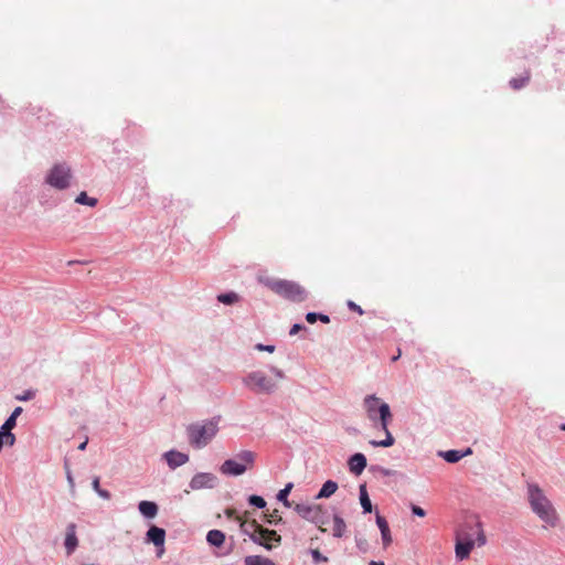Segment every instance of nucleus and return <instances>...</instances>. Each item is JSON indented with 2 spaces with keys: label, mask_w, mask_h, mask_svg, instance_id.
I'll return each instance as SVG.
<instances>
[{
  "label": "nucleus",
  "mask_w": 565,
  "mask_h": 565,
  "mask_svg": "<svg viewBox=\"0 0 565 565\" xmlns=\"http://www.w3.org/2000/svg\"><path fill=\"white\" fill-rule=\"evenodd\" d=\"M71 180L72 170L65 162L55 163L45 177V182L56 190L67 189L71 185Z\"/></svg>",
  "instance_id": "0eeeda50"
},
{
  "label": "nucleus",
  "mask_w": 565,
  "mask_h": 565,
  "mask_svg": "<svg viewBox=\"0 0 565 565\" xmlns=\"http://www.w3.org/2000/svg\"><path fill=\"white\" fill-rule=\"evenodd\" d=\"M471 452H472L471 449L468 448L463 452L459 451V450L440 451L439 456H441L447 462L455 463V462H458L465 456L470 455Z\"/></svg>",
  "instance_id": "aec40b11"
},
{
  "label": "nucleus",
  "mask_w": 565,
  "mask_h": 565,
  "mask_svg": "<svg viewBox=\"0 0 565 565\" xmlns=\"http://www.w3.org/2000/svg\"><path fill=\"white\" fill-rule=\"evenodd\" d=\"M376 525L381 532L382 544L384 548H387L392 544V534L386 519L376 513Z\"/></svg>",
  "instance_id": "4468645a"
},
{
  "label": "nucleus",
  "mask_w": 565,
  "mask_h": 565,
  "mask_svg": "<svg viewBox=\"0 0 565 565\" xmlns=\"http://www.w3.org/2000/svg\"><path fill=\"white\" fill-rule=\"evenodd\" d=\"M256 349L258 351H266V352H269V353H273L275 351V347L274 345H265V344H262V343L256 344Z\"/></svg>",
  "instance_id": "58836bf2"
},
{
  "label": "nucleus",
  "mask_w": 565,
  "mask_h": 565,
  "mask_svg": "<svg viewBox=\"0 0 565 565\" xmlns=\"http://www.w3.org/2000/svg\"><path fill=\"white\" fill-rule=\"evenodd\" d=\"M138 510L146 519H153L157 516L159 508L156 502L143 500L139 502Z\"/></svg>",
  "instance_id": "f3484780"
},
{
  "label": "nucleus",
  "mask_w": 565,
  "mask_h": 565,
  "mask_svg": "<svg viewBox=\"0 0 565 565\" xmlns=\"http://www.w3.org/2000/svg\"><path fill=\"white\" fill-rule=\"evenodd\" d=\"M259 534H262V539L255 543L264 546L268 551H271L275 546L280 544L281 537L274 530L263 527Z\"/></svg>",
  "instance_id": "9b49d317"
},
{
  "label": "nucleus",
  "mask_w": 565,
  "mask_h": 565,
  "mask_svg": "<svg viewBox=\"0 0 565 565\" xmlns=\"http://www.w3.org/2000/svg\"><path fill=\"white\" fill-rule=\"evenodd\" d=\"M245 565H276L274 561L259 556L250 555L245 557Z\"/></svg>",
  "instance_id": "a878e982"
},
{
  "label": "nucleus",
  "mask_w": 565,
  "mask_h": 565,
  "mask_svg": "<svg viewBox=\"0 0 565 565\" xmlns=\"http://www.w3.org/2000/svg\"><path fill=\"white\" fill-rule=\"evenodd\" d=\"M22 413V407L18 406L14 408L12 414L10 415V418H13L17 422L18 416Z\"/></svg>",
  "instance_id": "37998d69"
},
{
  "label": "nucleus",
  "mask_w": 565,
  "mask_h": 565,
  "mask_svg": "<svg viewBox=\"0 0 565 565\" xmlns=\"http://www.w3.org/2000/svg\"><path fill=\"white\" fill-rule=\"evenodd\" d=\"M561 429H562V430H565V424H563V425L561 426Z\"/></svg>",
  "instance_id": "3c124183"
},
{
  "label": "nucleus",
  "mask_w": 565,
  "mask_h": 565,
  "mask_svg": "<svg viewBox=\"0 0 565 565\" xmlns=\"http://www.w3.org/2000/svg\"><path fill=\"white\" fill-rule=\"evenodd\" d=\"M337 489H338V483L332 480H328L323 483L322 488L320 489V491L316 498L317 499L329 498L337 491Z\"/></svg>",
  "instance_id": "b1692460"
},
{
  "label": "nucleus",
  "mask_w": 565,
  "mask_h": 565,
  "mask_svg": "<svg viewBox=\"0 0 565 565\" xmlns=\"http://www.w3.org/2000/svg\"><path fill=\"white\" fill-rule=\"evenodd\" d=\"M87 443H88V440H87V439H85L83 443H81V444H79L78 449H79V450H85V449H86V446H87Z\"/></svg>",
  "instance_id": "de8ad7c7"
},
{
  "label": "nucleus",
  "mask_w": 565,
  "mask_h": 565,
  "mask_svg": "<svg viewBox=\"0 0 565 565\" xmlns=\"http://www.w3.org/2000/svg\"><path fill=\"white\" fill-rule=\"evenodd\" d=\"M256 452L252 450H241L234 458L226 459L220 467V472L228 477H238L246 471L254 469L256 463Z\"/></svg>",
  "instance_id": "20e7f679"
},
{
  "label": "nucleus",
  "mask_w": 565,
  "mask_h": 565,
  "mask_svg": "<svg viewBox=\"0 0 565 565\" xmlns=\"http://www.w3.org/2000/svg\"><path fill=\"white\" fill-rule=\"evenodd\" d=\"M92 487L93 489L95 490V492H97L98 490H100V486H99V478L98 477H95L92 481Z\"/></svg>",
  "instance_id": "c03bdc74"
},
{
  "label": "nucleus",
  "mask_w": 565,
  "mask_h": 565,
  "mask_svg": "<svg viewBox=\"0 0 565 565\" xmlns=\"http://www.w3.org/2000/svg\"><path fill=\"white\" fill-rule=\"evenodd\" d=\"M348 307H349V309H351L352 311L358 312L359 315H363L364 313L363 309L359 305H356L354 301H352V300L348 301Z\"/></svg>",
  "instance_id": "c9c22d12"
},
{
  "label": "nucleus",
  "mask_w": 565,
  "mask_h": 565,
  "mask_svg": "<svg viewBox=\"0 0 565 565\" xmlns=\"http://www.w3.org/2000/svg\"><path fill=\"white\" fill-rule=\"evenodd\" d=\"M248 502L250 505H254L258 509H264L266 507V501L264 500V498L256 494L250 495L248 498Z\"/></svg>",
  "instance_id": "2f4dec72"
},
{
  "label": "nucleus",
  "mask_w": 565,
  "mask_h": 565,
  "mask_svg": "<svg viewBox=\"0 0 565 565\" xmlns=\"http://www.w3.org/2000/svg\"><path fill=\"white\" fill-rule=\"evenodd\" d=\"M217 478L211 472H199L190 481L191 490L212 489L216 486Z\"/></svg>",
  "instance_id": "9d476101"
},
{
  "label": "nucleus",
  "mask_w": 565,
  "mask_h": 565,
  "mask_svg": "<svg viewBox=\"0 0 565 565\" xmlns=\"http://www.w3.org/2000/svg\"><path fill=\"white\" fill-rule=\"evenodd\" d=\"M382 431H384L385 434V439L383 440H371L370 441V445L373 446V447H391L394 445L395 443V439L393 437V435L391 434L390 429H388V424H385V428H380Z\"/></svg>",
  "instance_id": "412c9836"
},
{
  "label": "nucleus",
  "mask_w": 565,
  "mask_h": 565,
  "mask_svg": "<svg viewBox=\"0 0 565 565\" xmlns=\"http://www.w3.org/2000/svg\"><path fill=\"white\" fill-rule=\"evenodd\" d=\"M218 431V419L212 418L188 426L186 434L189 443L196 449H202L210 444Z\"/></svg>",
  "instance_id": "f03ea898"
},
{
  "label": "nucleus",
  "mask_w": 565,
  "mask_h": 565,
  "mask_svg": "<svg viewBox=\"0 0 565 565\" xmlns=\"http://www.w3.org/2000/svg\"><path fill=\"white\" fill-rule=\"evenodd\" d=\"M163 456L171 469H175L189 461V456L186 454L177 450H169Z\"/></svg>",
  "instance_id": "ddd939ff"
},
{
  "label": "nucleus",
  "mask_w": 565,
  "mask_h": 565,
  "mask_svg": "<svg viewBox=\"0 0 565 565\" xmlns=\"http://www.w3.org/2000/svg\"><path fill=\"white\" fill-rule=\"evenodd\" d=\"M412 512L413 514L417 515V516H425L426 515V512L424 509H422L418 505H415V504H412Z\"/></svg>",
  "instance_id": "e433bc0d"
},
{
  "label": "nucleus",
  "mask_w": 565,
  "mask_h": 565,
  "mask_svg": "<svg viewBox=\"0 0 565 565\" xmlns=\"http://www.w3.org/2000/svg\"><path fill=\"white\" fill-rule=\"evenodd\" d=\"M66 479H67L70 487L73 489L75 487V482H74V478H73L70 469L66 470Z\"/></svg>",
  "instance_id": "79ce46f5"
},
{
  "label": "nucleus",
  "mask_w": 565,
  "mask_h": 565,
  "mask_svg": "<svg viewBox=\"0 0 565 565\" xmlns=\"http://www.w3.org/2000/svg\"><path fill=\"white\" fill-rule=\"evenodd\" d=\"M306 320L309 323H315L317 320H320L323 323H329L330 322L329 316L322 315V313H316V312H308L306 315Z\"/></svg>",
  "instance_id": "c756f323"
},
{
  "label": "nucleus",
  "mask_w": 565,
  "mask_h": 565,
  "mask_svg": "<svg viewBox=\"0 0 565 565\" xmlns=\"http://www.w3.org/2000/svg\"><path fill=\"white\" fill-rule=\"evenodd\" d=\"M263 529L255 520L247 522L241 521L239 530L243 534L247 535L254 543L262 539L260 530Z\"/></svg>",
  "instance_id": "f8f14e48"
},
{
  "label": "nucleus",
  "mask_w": 565,
  "mask_h": 565,
  "mask_svg": "<svg viewBox=\"0 0 565 565\" xmlns=\"http://www.w3.org/2000/svg\"><path fill=\"white\" fill-rule=\"evenodd\" d=\"M302 328H303V326H302V324L295 323V324L290 328V330H289V334H290V335H295V334H297V333H298Z\"/></svg>",
  "instance_id": "ea45409f"
},
{
  "label": "nucleus",
  "mask_w": 565,
  "mask_h": 565,
  "mask_svg": "<svg viewBox=\"0 0 565 565\" xmlns=\"http://www.w3.org/2000/svg\"><path fill=\"white\" fill-rule=\"evenodd\" d=\"M401 356V351H398L397 354H394V356L392 358V361H396L398 358Z\"/></svg>",
  "instance_id": "8fccbe9b"
},
{
  "label": "nucleus",
  "mask_w": 565,
  "mask_h": 565,
  "mask_svg": "<svg viewBox=\"0 0 565 565\" xmlns=\"http://www.w3.org/2000/svg\"><path fill=\"white\" fill-rule=\"evenodd\" d=\"M295 511L302 519L317 524L321 531H326L322 525L327 523V518L321 505L298 503L295 505Z\"/></svg>",
  "instance_id": "6e6552de"
},
{
  "label": "nucleus",
  "mask_w": 565,
  "mask_h": 565,
  "mask_svg": "<svg viewBox=\"0 0 565 565\" xmlns=\"http://www.w3.org/2000/svg\"><path fill=\"white\" fill-rule=\"evenodd\" d=\"M365 545H366V541L365 540H362V539H356V546L361 550V551H365Z\"/></svg>",
  "instance_id": "a18cd8bd"
},
{
  "label": "nucleus",
  "mask_w": 565,
  "mask_h": 565,
  "mask_svg": "<svg viewBox=\"0 0 565 565\" xmlns=\"http://www.w3.org/2000/svg\"><path fill=\"white\" fill-rule=\"evenodd\" d=\"M347 532V524L344 520L339 515H333V529H332V535L337 539L342 537Z\"/></svg>",
  "instance_id": "5701e85b"
},
{
  "label": "nucleus",
  "mask_w": 565,
  "mask_h": 565,
  "mask_svg": "<svg viewBox=\"0 0 565 565\" xmlns=\"http://www.w3.org/2000/svg\"><path fill=\"white\" fill-rule=\"evenodd\" d=\"M349 469L355 476H360L366 467V458L363 454L356 452L349 458Z\"/></svg>",
  "instance_id": "2eb2a0df"
},
{
  "label": "nucleus",
  "mask_w": 565,
  "mask_h": 565,
  "mask_svg": "<svg viewBox=\"0 0 565 565\" xmlns=\"http://www.w3.org/2000/svg\"><path fill=\"white\" fill-rule=\"evenodd\" d=\"M526 499L531 511L550 527L557 526L559 522L558 513L546 495L544 490L537 484L530 482L526 486Z\"/></svg>",
  "instance_id": "f257e3e1"
},
{
  "label": "nucleus",
  "mask_w": 565,
  "mask_h": 565,
  "mask_svg": "<svg viewBox=\"0 0 565 565\" xmlns=\"http://www.w3.org/2000/svg\"><path fill=\"white\" fill-rule=\"evenodd\" d=\"M147 542L153 543L157 547H163L164 540H166V531L161 527L152 525L147 534H146Z\"/></svg>",
  "instance_id": "dca6fc26"
},
{
  "label": "nucleus",
  "mask_w": 565,
  "mask_h": 565,
  "mask_svg": "<svg viewBox=\"0 0 565 565\" xmlns=\"http://www.w3.org/2000/svg\"><path fill=\"white\" fill-rule=\"evenodd\" d=\"M473 547L475 545L472 543L468 541L463 542L459 539H456V557L460 561L466 559Z\"/></svg>",
  "instance_id": "6ab92c4d"
},
{
  "label": "nucleus",
  "mask_w": 565,
  "mask_h": 565,
  "mask_svg": "<svg viewBox=\"0 0 565 565\" xmlns=\"http://www.w3.org/2000/svg\"><path fill=\"white\" fill-rule=\"evenodd\" d=\"M34 396H35V392L32 390H28L22 395H18L17 399L26 402V401L34 398Z\"/></svg>",
  "instance_id": "f704fd0d"
},
{
  "label": "nucleus",
  "mask_w": 565,
  "mask_h": 565,
  "mask_svg": "<svg viewBox=\"0 0 565 565\" xmlns=\"http://www.w3.org/2000/svg\"><path fill=\"white\" fill-rule=\"evenodd\" d=\"M17 425V422L13 418H10V416L7 418V420L1 426L0 433L1 435H4L6 437V445L13 446L15 443V436L11 433V429L14 428Z\"/></svg>",
  "instance_id": "a211bd4d"
},
{
  "label": "nucleus",
  "mask_w": 565,
  "mask_h": 565,
  "mask_svg": "<svg viewBox=\"0 0 565 565\" xmlns=\"http://www.w3.org/2000/svg\"><path fill=\"white\" fill-rule=\"evenodd\" d=\"M381 471H382V473H383L384 476H393V475H394V471H392V470H390V469H384V468H382V469H381Z\"/></svg>",
  "instance_id": "49530a36"
},
{
  "label": "nucleus",
  "mask_w": 565,
  "mask_h": 565,
  "mask_svg": "<svg viewBox=\"0 0 565 565\" xmlns=\"http://www.w3.org/2000/svg\"><path fill=\"white\" fill-rule=\"evenodd\" d=\"M270 372L278 379V380H282L285 377V373L282 370L276 367V366H270Z\"/></svg>",
  "instance_id": "4c0bfd02"
},
{
  "label": "nucleus",
  "mask_w": 565,
  "mask_h": 565,
  "mask_svg": "<svg viewBox=\"0 0 565 565\" xmlns=\"http://www.w3.org/2000/svg\"><path fill=\"white\" fill-rule=\"evenodd\" d=\"M363 408L369 420L376 428H385V424H390L392 420L393 415L390 405L375 394H370L364 397Z\"/></svg>",
  "instance_id": "7ed1b4c3"
},
{
  "label": "nucleus",
  "mask_w": 565,
  "mask_h": 565,
  "mask_svg": "<svg viewBox=\"0 0 565 565\" xmlns=\"http://www.w3.org/2000/svg\"><path fill=\"white\" fill-rule=\"evenodd\" d=\"M96 493H97L100 498H103V499H105V500H109V499H110V497H111L109 491L104 490V489H102V488H100V490H98Z\"/></svg>",
  "instance_id": "a19ab883"
},
{
  "label": "nucleus",
  "mask_w": 565,
  "mask_h": 565,
  "mask_svg": "<svg viewBox=\"0 0 565 565\" xmlns=\"http://www.w3.org/2000/svg\"><path fill=\"white\" fill-rule=\"evenodd\" d=\"M242 383L248 391L257 395H270L278 388L277 381L260 370L248 372L243 376Z\"/></svg>",
  "instance_id": "39448f33"
},
{
  "label": "nucleus",
  "mask_w": 565,
  "mask_h": 565,
  "mask_svg": "<svg viewBox=\"0 0 565 565\" xmlns=\"http://www.w3.org/2000/svg\"><path fill=\"white\" fill-rule=\"evenodd\" d=\"M456 539H459L463 542L468 541L473 545L477 543L478 546H482L487 542L486 535L479 522L470 525L467 524L465 529H461L457 532Z\"/></svg>",
  "instance_id": "1a4fd4ad"
},
{
  "label": "nucleus",
  "mask_w": 565,
  "mask_h": 565,
  "mask_svg": "<svg viewBox=\"0 0 565 565\" xmlns=\"http://www.w3.org/2000/svg\"><path fill=\"white\" fill-rule=\"evenodd\" d=\"M310 553L315 563L328 562V557L322 555L319 550H311Z\"/></svg>",
  "instance_id": "72a5a7b5"
},
{
  "label": "nucleus",
  "mask_w": 565,
  "mask_h": 565,
  "mask_svg": "<svg viewBox=\"0 0 565 565\" xmlns=\"http://www.w3.org/2000/svg\"><path fill=\"white\" fill-rule=\"evenodd\" d=\"M294 484L291 482L287 483L284 489L279 490L277 494V500L280 501L285 507L289 508L291 503L288 500V495L292 489Z\"/></svg>",
  "instance_id": "bb28decb"
},
{
  "label": "nucleus",
  "mask_w": 565,
  "mask_h": 565,
  "mask_svg": "<svg viewBox=\"0 0 565 565\" xmlns=\"http://www.w3.org/2000/svg\"><path fill=\"white\" fill-rule=\"evenodd\" d=\"M369 565H384L383 562L371 561Z\"/></svg>",
  "instance_id": "09e8293b"
},
{
  "label": "nucleus",
  "mask_w": 565,
  "mask_h": 565,
  "mask_svg": "<svg viewBox=\"0 0 565 565\" xmlns=\"http://www.w3.org/2000/svg\"><path fill=\"white\" fill-rule=\"evenodd\" d=\"M75 202L77 204L88 205L90 207H94L97 204V199L88 196L86 192H81L76 196Z\"/></svg>",
  "instance_id": "c85d7f7f"
},
{
  "label": "nucleus",
  "mask_w": 565,
  "mask_h": 565,
  "mask_svg": "<svg viewBox=\"0 0 565 565\" xmlns=\"http://www.w3.org/2000/svg\"><path fill=\"white\" fill-rule=\"evenodd\" d=\"M267 286L277 295L291 301H302L307 297L306 290L294 281L277 279L268 281Z\"/></svg>",
  "instance_id": "423d86ee"
},
{
  "label": "nucleus",
  "mask_w": 565,
  "mask_h": 565,
  "mask_svg": "<svg viewBox=\"0 0 565 565\" xmlns=\"http://www.w3.org/2000/svg\"><path fill=\"white\" fill-rule=\"evenodd\" d=\"M76 545H77L76 536L73 533L67 534L66 540H65V547H66L67 552L72 553L75 550Z\"/></svg>",
  "instance_id": "473e14b6"
},
{
  "label": "nucleus",
  "mask_w": 565,
  "mask_h": 565,
  "mask_svg": "<svg viewBox=\"0 0 565 565\" xmlns=\"http://www.w3.org/2000/svg\"><path fill=\"white\" fill-rule=\"evenodd\" d=\"M206 541L210 545L220 547L225 542V534L220 530H211L206 534Z\"/></svg>",
  "instance_id": "4be33fe9"
},
{
  "label": "nucleus",
  "mask_w": 565,
  "mask_h": 565,
  "mask_svg": "<svg viewBox=\"0 0 565 565\" xmlns=\"http://www.w3.org/2000/svg\"><path fill=\"white\" fill-rule=\"evenodd\" d=\"M529 74L523 76V77H520V78H512L510 81V86L513 88V89H520L522 88L523 86H525V84L529 82Z\"/></svg>",
  "instance_id": "7c9ffc66"
},
{
  "label": "nucleus",
  "mask_w": 565,
  "mask_h": 565,
  "mask_svg": "<svg viewBox=\"0 0 565 565\" xmlns=\"http://www.w3.org/2000/svg\"><path fill=\"white\" fill-rule=\"evenodd\" d=\"M360 503L364 513L372 512V502L369 498L365 484L360 486Z\"/></svg>",
  "instance_id": "393cba45"
},
{
  "label": "nucleus",
  "mask_w": 565,
  "mask_h": 565,
  "mask_svg": "<svg viewBox=\"0 0 565 565\" xmlns=\"http://www.w3.org/2000/svg\"><path fill=\"white\" fill-rule=\"evenodd\" d=\"M217 300L224 305H233L239 300V296L236 292L231 291V292L220 294L217 296Z\"/></svg>",
  "instance_id": "cd10ccee"
}]
</instances>
